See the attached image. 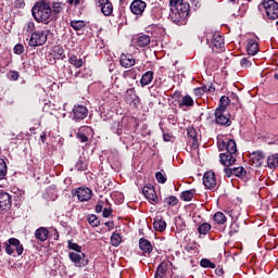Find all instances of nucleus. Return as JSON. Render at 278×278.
Instances as JSON below:
<instances>
[{
  "label": "nucleus",
  "mask_w": 278,
  "mask_h": 278,
  "mask_svg": "<svg viewBox=\"0 0 278 278\" xmlns=\"http://www.w3.org/2000/svg\"><path fill=\"white\" fill-rule=\"evenodd\" d=\"M187 136L191 141L192 149H199V139L201 137L199 136V131H197V128L188 127L187 128Z\"/></svg>",
  "instance_id": "10"
},
{
  "label": "nucleus",
  "mask_w": 278,
  "mask_h": 278,
  "mask_svg": "<svg viewBox=\"0 0 278 278\" xmlns=\"http://www.w3.org/2000/svg\"><path fill=\"white\" fill-rule=\"evenodd\" d=\"M105 227H109V229H114V222H106Z\"/></svg>",
  "instance_id": "60"
},
{
  "label": "nucleus",
  "mask_w": 278,
  "mask_h": 278,
  "mask_svg": "<svg viewBox=\"0 0 278 278\" xmlns=\"http://www.w3.org/2000/svg\"><path fill=\"white\" fill-rule=\"evenodd\" d=\"M219 151H226V153H238V147L236 146V140L225 138L218 141Z\"/></svg>",
  "instance_id": "6"
},
{
  "label": "nucleus",
  "mask_w": 278,
  "mask_h": 278,
  "mask_svg": "<svg viewBox=\"0 0 278 278\" xmlns=\"http://www.w3.org/2000/svg\"><path fill=\"white\" fill-rule=\"evenodd\" d=\"M52 12H54V14H60V12H62V4H60V3H54V4H53Z\"/></svg>",
  "instance_id": "54"
},
{
  "label": "nucleus",
  "mask_w": 278,
  "mask_h": 278,
  "mask_svg": "<svg viewBox=\"0 0 278 278\" xmlns=\"http://www.w3.org/2000/svg\"><path fill=\"white\" fill-rule=\"evenodd\" d=\"M164 140L165 142H168V137H166V135H164Z\"/></svg>",
  "instance_id": "63"
},
{
  "label": "nucleus",
  "mask_w": 278,
  "mask_h": 278,
  "mask_svg": "<svg viewBox=\"0 0 278 278\" xmlns=\"http://www.w3.org/2000/svg\"><path fill=\"white\" fill-rule=\"evenodd\" d=\"M247 51L249 55H256L257 51H260V46H257L255 40L250 39Z\"/></svg>",
  "instance_id": "27"
},
{
  "label": "nucleus",
  "mask_w": 278,
  "mask_h": 278,
  "mask_svg": "<svg viewBox=\"0 0 278 278\" xmlns=\"http://www.w3.org/2000/svg\"><path fill=\"white\" fill-rule=\"evenodd\" d=\"M139 249H141L143 253H151L153 251V245L151 244V241L141 238L139 240Z\"/></svg>",
  "instance_id": "21"
},
{
  "label": "nucleus",
  "mask_w": 278,
  "mask_h": 278,
  "mask_svg": "<svg viewBox=\"0 0 278 278\" xmlns=\"http://www.w3.org/2000/svg\"><path fill=\"white\" fill-rule=\"evenodd\" d=\"M125 101L128 102L130 105H138V96L136 94V89L130 88L126 90Z\"/></svg>",
  "instance_id": "18"
},
{
  "label": "nucleus",
  "mask_w": 278,
  "mask_h": 278,
  "mask_svg": "<svg viewBox=\"0 0 278 278\" xmlns=\"http://www.w3.org/2000/svg\"><path fill=\"white\" fill-rule=\"evenodd\" d=\"M224 173L226 177H231V175H233V168H229V166H226Z\"/></svg>",
  "instance_id": "55"
},
{
  "label": "nucleus",
  "mask_w": 278,
  "mask_h": 278,
  "mask_svg": "<svg viewBox=\"0 0 278 278\" xmlns=\"http://www.w3.org/2000/svg\"><path fill=\"white\" fill-rule=\"evenodd\" d=\"M76 197L78 198V201L85 202V201H90L92 197V190L90 188H78L76 190Z\"/></svg>",
  "instance_id": "13"
},
{
  "label": "nucleus",
  "mask_w": 278,
  "mask_h": 278,
  "mask_svg": "<svg viewBox=\"0 0 278 278\" xmlns=\"http://www.w3.org/2000/svg\"><path fill=\"white\" fill-rule=\"evenodd\" d=\"M142 192L144 197L149 200L152 201L153 203H157V194H155V190L151 187H144L142 189Z\"/></svg>",
  "instance_id": "20"
},
{
  "label": "nucleus",
  "mask_w": 278,
  "mask_h": 278,
  "mask_svg": "<svg viewBox=\"0 0 278 278\" xmlns=\"http://www.w3.org/2000/svg\"><path fill=\"white\" fill-rule=\"evenodd\" d=\"M274 77H275V79H278V74H275V76H274Z\"/></svg>",
  "instance_id": "64"
},
{
  "label": "nucleus",
  "mask_w": 278,
  "mask_h": 278,
  "mask_svg": "<svg viewBox=\"0 0 278 278\" xmlns=\"http://www.w3.org/2000/svg\"><path fill=\"white\" fill-rule=\"evenodd\" d=\"M219 157H220V163L224 166H233V164H236V157L231 152L220 153Z\"/></svg>",
  "instance_id": "14"
},
{
  "label": "nucleus",
  "mask_w": 278,
  "mask_h": 278,
  "mask_svg": "<svg viewBox=\"0 0 278 278\" xmlns=\"http://www.w3.org/2000/svg\"><path fill=\"white\" fill-rule=\"evenodd\" d=\"M24 31H26V34H34L36 33V24L34 22H28L26 23V25L24 26Z\"/></svg>",
  "instance_id": "41"
},
{
  "label": "nucleus",
  "mask_w": 278,
  "mask_h": 278,
  "mask_svg": "<svg viewBox=\"0 0 278 278\" xmlns=\"http://www.w3.org/2000/svg\"><path fill=\"white\" fill-rule=\"evenodd\" d=\"M71 27H73V29H75V31H79V30L84 29V27H86V22H84V21H72L71 22Z\"/></svg>",
  "instance_id": "35"
},
{
  "label": "nucleus",
  "mask_w": 278,
  "mask_h": 278,
  "mask_svg": "<svg viewBox=\"0 0 278 278\" xmlns=\"http://www.w3.org/2000/svg\"><path fill=\"white\" fill-rule=\"evenodd\" d=\"M71 5H79V3H84V0H67Z\"/></svg>",
  "instance_id": "57"
},
{
  "label": "nucleus",
  "mask_w": 278,
  "mask_h": 278,
  "mask_svg": "<svg viewBox=\"0 0 278 278\" xmlns=\"http://www.w3.org/2000/svg\"><path fill=\"white\" fill-rule=\"evenodd\" d=\"M8 244H10L11 247H14L17 255H23V245H21V241H18V239L11 238L9 239Z\"/></svg>",
  "instance_id": "26"
},
{
  "label": "nucleus",
  "mask_w": 278,
  "mask_h": 278,
  "mask_svg": "<svg viewBox=\"0 0 278 278\" xmlns=\"http://www.w3.org/2000/svg\"><path fill=\"white\" fill-rule=\"evenodd\" d=\"M206 40L210 42V47H212L213 51H220V49L225 47V39L218 33L213 35L208 34Z\"/></svg>",
  "instance_id": "5"
},
{
  "label": "nucleus",
  "mask_w": 278,
  "mask_h": 278,
  "mask_svg": "<svg viewBox=\"0 0 278 278\" xmlns=\"http://www.w3.org/2000/svg\"><path fill=\"white\" fill-rule=\"evenodd\" d=\"M179 105H186L187 108H192V105H194V100L192 99V97L190 96H185L181 99V102L179 103Z\"/></svg>",
  "instance_id": "37"
},
{
  "label": "nucleus",
  "mask_w": 278,
  "mask_h": 278,
  "mask_svg": "<svg viewBox=\"0 0 278 278\" xmlns=\"http://www.w3.org/2000/svg\"><path fill=\"white\" fill-rule=\"evenodd\" d=\"M190 15V4L185 1L181 4H178L176 8L172 9L169 13V18L176 25H186V18Z\"/></svg>",
  "instance_id": "2"
},
{
  "label": "nucleus",
  "mask_w": 278,
  "mask_h": 278,
  "mask_svg": "<svg viewBox=\"0 0 278 278\" xmlns=\"http://www.w3.org/2000/svg\"><path fill=\"white\" fill-rule=\"evenodd\" d=\"M146 9L147 2L142 0H135L130 4V11L132 12V14H136L137 16L142 14V12H144Z\"/></svg>",
  "instance_id": "11"
},
{
  "label": "nucleus",
  "mask_w": 278,
  "mask_h": 278,
  "mask_svg": "<svg viewBox=\"0 0 278 278\" xmlns=\"http://www.w3.org/2000/svg\"><path fill=\"white\" fill-rule=\"evenodd\" d=\"M76 168H77V170H86V165L84 164V162L78 161L76 163Z\"/></svg>",
  "instance_id": "56"
},
{
  "label": "nucleus",
  "mask_w": 278,
  "mask_h": 278,
  "mask_svg": "<svg viewBox=\"0 0 278 278\" xmlns=\"http://www.w3.org/2000/svg\"><path fill=\"white\" fill-rule=\"evenodd\" d=\"M263 8L266 12L267 18L269 21H277L278 18V3L275 0L263 1Z\"/></svg>",
  "instance_id": "4"
},
{
  "label": "nucleus",
  "mask_w": 278,
  "mask_h": 278,
  "mask_svg": "<svg viewBox=\"0 0 278 278\" xmlns=\"http://www.w3.org/2000/svg\"><path fill=\"white\" fill-rule=\"evenodd\" d=\"M110 0H94L96 7L103 10V7L106 5Z\"/></svg>",
  "instance_id": "50"
},
{
  "label": "nucleus",
  "mask_w": 278,
  "mask_h": 278,
  "mask_svg": "<svg viewBox=\"0 0 278 278\" xmlns=\"http://www.w3.org/2000/svg\"><path fill=\"white\" fill-rule=\"evenodd\" d=\"M155 178L159 184H166V176H164V174H162L161 172H157L155 174Z\"/></svg>",
  "instance_id": "48"
},
{
  "label": "nucleus",
  "mask_w": 278,
  "mask_h": 278,
  "mask_svg": "<svg viewBox=\"0 0 278 278\" xmlns=\"http://www.w3.org/2000/svg\"><path fill=\"white\" fill-rule=\"evenodd\" d=\"M200 266H202V268H216V264L207 258H202L200 262Z\"/></svg>",
  "instance_id": "42"
},
{
  "label": "nucleus",
  "mask_w": 278,
  "mask_h": 278,
  "mask_svg": "<svg viewBox=\"0 0 278 278\" xmlns=\"http://www.w3.org/2000/svg\"><path fill=\"white\" fill-rule=\"evenodd\" d=\"M68 62L72 66H75V68H81L84 66V61L77 58V55L70 56Z\"/></svg>",
  "instance_id": "28"
},
{
  "label": "nucleus",
  "mask_w": 278,
  "mask_h": 278,
  "mask_svg": "<svg viewBox=\"0 0 278 278\" xmlns=\"http://www.w3.org/2000/svg\"><path fill=\"white\" fill-rule=\"evenodd\" d=\"M203 185L208 190H214V188H216L217 182H216V175L214 174V172L204 173Z\"/></svg>",
  "instance_id": "9"
},
{
  "label": "nucleus",
  "mask_w": 278,
  "mask_h": 278,
  "mask_svg": "<svg viewBox=\"0 0 278 278\" xmlns=\"http://www.w3.org/2000/svg\"><path fill=\"white\" fill-rule=\"evenodd\" d=\"M267 166H268V168H277V166H278L277 155L273 154V155L268 156Z\"/></svg>",
  "instance_id": "40"
},
{
  "label": "nucleus",
  "mask_w": 278,
  "mask_h": 278,
  "mask_svg": "<svg viewBox=\"0 0 278 278\" xmlns=\"http://www.w3.org/2000/svg\"><path fill=\"white\" fill-rule=\"evenodd\" d=\"M266 157V155L264 154V152L262 151H256L252 154V159L257 162V164L262 165L264 162V159Z\"/></svg>",
  "instance_id": "31"
},
{
  "label": "nucleus",
  "mask_w": 278,
  "mask_h": 278,
  "mask_svg": "<svg viewBox=\"0 0 278 278\" xmlns=\"http://www.w3.org/2000/svg\"><path fill=\"white\" fill-rule=\"evenodd\" d=\"M229 97L223 96L219 100V106L216 110L227 111V105L229 104Z\"/></svg>",
  "instance_id": "34"
},
{
  "label": "nucleus",
  "mask_w": 278,
  "mask_h": 278,
  "mask_svg": "<svg viewBox=\"0 0 278 278\" xmlns=\"http://www.w3.org/2000/svg\"><path fill=\"white\" fill-rule=\"evenodd\" d=\"M121 242H123V238L121 237V235L115 232V233H113L111 236V244H112V247H119Z\"/></svg>",
  "instance_id": "36"
},
{
  "label": "nucleus",
  "mask_w": 278,
  "mask_h": 278,
  "mask_svg": "<svg viewBox=\"0 0 278 278\" xmlns=\"http://www.w3.org/2000/svg\"><path fill=\"white\" fill-rule=\"evenodd\" d=\"M31 14L37 23L48 24L49 21H51L53 10L51 9V4L45 1H39L33 7Z\"/></svg>",
  "instance_id": "1"
},
{
  "label": "nucleus",
  "mask_w": 278,
  "mask_h": 278,
  "mask_svg": "<svg viewBox=\"0 0 278 278\" xmlns=\"http://www.w3.org/2000/svg\"><path fill=\"white\" fill-rule=\"evenodd\" d=\"M71 262L75 264V266L81 267L84 266V258L86 255L84 253L79 252H70L68 254Z\"/></svg>",
  "instance_id": "16"
},
{
  "label": "nucleus",
  "mask_w": 278,
  "mask_h": 278,
  "mask_svg": "<svg viewBox=\"0 0 278 278\" xmlns=\"http://www.w3.org/2000/svg\"><path fill=\"white\" fill-rule=\"evenodd\" d=\"M170 262L168 261H163L157 269H156V273H155V278H166V273L168 270V267L170 266Z\"/></svg>",
  "instance_id": "17"
},
{
  "label": "nucleus",
  "mask_w": 278,
  "mask_h": 278,
  "mask_svg": "<svg viewBox=\"0 0 278 278\" xmlns=\"http://www.w3.org/2000/svg\"><path fill=\"white\" fill-rule=\"evenodd\" d=\"M12 207V197L10 193L1 191L0 192V214L8 212Z\"/></svg>",
  "instance_id": "8"
},
{
  "label": "nucleus",
  "mask_w": 278,
  "mask_h": 278,
  "mask_svg": "<svg viewBox=\"0 0 278 278\" xmlns=\"http://www.w3.org/2000/svg\"><path fill=\"white\" fill-rule=\"evenodd\" d=\"M40 139H41V142H46V140H47V132H42L40 135Z\"/></svg>",
  "instance_id": "61"
},
{
  "label": "nucleus",
  "mask_w": 278,
  "mask_h": 278,
  "mask_svg": "<svg viewBox=\"0 0 278 278\" xmlns=\"http://www.w3.org/2000/svg\"><path fill=\"white\" fill-rule=\"evenodd\" d=\"M212 229V225L208 223H203L202 225L199 226L198 231L202 236H206V233Z\"/></svg>",
  "instance_id": "39"
},
{
  "label": "nucleus",
  "mask_w": 278,
  "mask_h": 278,
  "mask_svg": "<svg viewBox=\"0 0 278 278\" xmlns=\"http://www.w3.org/2000/svg\"><path fill=\"white\" fill-rule=\"evenodd\" d=\"M52 55L54 56V60H64V58H66V54H64V48H62V46H54L52 48Z\"/></svg>",
  "instance_id": "24"
},
{
  "label": "nucleus",
  "mask_w": 278,
  "mask_h": 278,
  "mask_svg": "<svg viewBox=\"0 0 278 278\" xmlns=\"http://www.w3.org/2000/svg\"><path fill=\"white\" fill-rule=\"evenodd\" d=\"M119 63L124 68H131L136 64V59L131 54H122Z\"/></svg>",
  "instance_id": "15"
},
{
  "label": "nucleus",
  "mask_w": 278,
  "mask_h": 278,
  "mask_svg": "<svg viewBox=\"0 0 278 278\" xmlns=\"http://www.w3.org/2000/svg\"><path fill=\"white\" fill-rule=\"evenodd\" d=\"M164 202L167 203V205L175 206L179 203V200L177 199V197L170 195L168 198H165Z\"/></svg>",
  "instance_id": "44"
},
{
  "label": "nucleus",
  "mask_w": 278,
  "mask_h": 278,
  "mask_svg": "<svg viewBox=\"0 0 278 278\" xmlns=\"http://www.w3.org/2000/svg\"><path fill=\"white\" fill-rule=\"evenodd\" d=\"M5 175H8V165L3 159H0V180L5 179Z\"/></svg>",
  "instance_id": "33"
},
{
  "label": "nucleus",
  "mask_w": 278,
  "mask_h": 278,
  "mask_svg": "<svg viewBox=\"0 0 278 278\" xmlns=\"http://www.w3.org/2000/svg\"><path fill=\"white\" fill-rule=\"evenodd\" d=\"M214 222L217 225H225V223H227V216H225V213L223 212H217L214 215Z\"/></svg>",
  "instance_id": "29"
},
{
  "label": "nucleus",
  "mask_w": 278,
  "mask_h": 278,
  "mask_svg": "<svg viewBox=\"0 0 278 278\" xmlns=\"http://www.w3.org/2000/svg\"><path fill=\"white\" fill-rule=\"evenodd\" d=\"M102 14L104 16H112V13L114 12V5H112V2H108L101 10Z\"/></svg>",
  "instance_id": "30"
},
{
  "label": "nucleus",
  "mask_w": 278,
  "mask_h": 278,
  "mask_svg": "<svg viewBox=\"0 0 278 278\" xmlns=\"http://www.w3.org/2000/svg\"><path fill=\"white\" fill-rule=\"evenodd\" d=\"M77 138L78 140H80L81 142H88V136H86L84 132H81V130H79L77 132Z\"/></svg>",
  "instance_id": "52"
},
{
  "label": "nucleus",
  "mask_w": 278,
  "mask_h": 278,
  "mask_svg": "<svg viewBox=\"0 0 278 278\" xmlns=\"http://www.w3.org/2000/svg\"><path fill=\"white\" fill-rule=\"evenodd\" d=\"M49 36V31L47 30H36L30 35L28 40L29 47H42V45L47 43V38Z\"/></svg>",
  "instance_id": "3"
},
{
  "label": "nucleus",
  "mask_w": 278,
  "mask_h": 278,
  "mask_svg": "<svg viewBox=\"0 0 278 278\" xmlns=\"http://www.w3.org/2000/svg\"><path fill=\"white\" fill-rule=\"evenodd\" d=\"M73 116L76 121H84L88 116V109L84 105H75L73 109Z\"/></svg>",
  "instance_id": "12"
},
{
  "label": "nucleus",
  "mask_w": 278,
  "mask_h": 278,
  "mask_svg": "<svg viewBox=\"0 0 278 278\" xmlns=\"http://www.w3.org/2000/svg\"><path fill=\"white\" fill-rule=\"evenodd\" d=\"M20 8H25V1H20Z\"/></svg>",
  "instance_id": "62"
},
{
  "label": "nucleus",
  "mask_w": 278,
  "mask_h": 278,
  "mask_svg": "<svg viewBox=\"0 0 278 278\" xmlns=\"http://www.w3.org/2000/svg\"><path fill=\"white\" fill-rule=\"evenodd\" d=\"M88 223L89 225H91V227H99V218L97 217V215H89Z\"/></svg>",
  "instance_id": "45"
},
{
  "label": "nucleus",
  "mask_w": 278,
  "mask_h": 278,
  "mask_svg": "<svg viewBox=\"0 0 278 278\" xmlns=\"http://www.w3.org/2000/svg\"><path fill=\"white\" fill-rule=\"evenodd\" d=\"M184 2H186V0H169L170 11L175 10L178 5H181Z\"/></svg>",
  "instance_id": "46"
},
{
  "label": "nucleus",
  "mask_w": 278,
  "mask_h": 278,
  "mask_svg": "<svg viewBox=\"0 0 278 278\" xmlns=\"http://www.w3.org/2000/svg\"><path fill=\"white\" fill-rule=\"evenodd\" d=\"M35 237L37 238V240H39L40 242H45L47 241V239L49 238V230L47 228H38L35 231Z\"/></svg>",
  "instance_id": "22"
},
{
  "label": "nucleus",
  "mask_w": 278,
  "mask_h": 278,
  "mask_svg": "<svg viewBox=\"0 0 278 278\" xmlns=\"http://www.w3.org/2000/svg\"><path fill=\"white\" fill-rule=\"evenodd\" d=\"M14 251H16L14 245H10V243H5V252L8 253V255H14Z\"/></svg>",
  "instance_id": "51"
},
{
  "label": "nucleus",
  "mask_w": 278,
  "mask_h": 278,
  "mask_svg": "<svg viewBox=\"0 0 278 278\" xmlns=\"http://www.w3.org/2000/svg\"><path fill=\"white\" fill-rule=\"evenodd\" d=\"M68 249L76 251V253H81V248L79 244L68 241Z\"/></svg>",
  "instance_id": "47"
},
{
  "label": "nucleus",
  "mask_w": 278,
  "mask_h": 278,
  "mask_svg": "<svg viewBox=\"0 0 278 278\" xmlns=\"http://www.w3.org/2000/svg\"><path fill=\"white\" fill-rule=\"evenodd\" d=\"M195 192H197V191H195L194 189L184 191V192L181 193V199H182L184 201H192V199H194V193H195Z\"/></svg>",
  "instance_id": "32"
},
{
  "label": "nucleus",
  "mask_w": 278,
  "mask_h": 278,
  "mask_svg": "<svg viewBox=\"0 0 278 278\" xmlns=\"http://www.w3.org/2000/svg\"><path fill=\"white\" fill-rule=\"evenodd\" d=\"M242 68H249V66H251V61H249V59L247 58H243L241 59V62H240Z\"/></svg>",
  "instance_id": "53"
},
{
  "label": "nucleus",
  "mask_w": 278,
  "mask_h": 278,
  "mask_svg": "<svg viewBox=\"0 0 278 278\" xmlns=\"http://www.w3.org/2000/svg\"><path fill=\"white\" fill-rule=\"evenodd\" d=\"M155 231H166V222L162 217L156 216L153 222Z\"/></svg>",
  "instance_id": "23"
},
{
  "label": "nucleus",
  "mask_w": 278,
  "mask_h": 278,
  "mask_svg": "<svg viewBox=\"0 0 278 278\" xmlns=\"http://www.w3.org/2000/svg\"><path fill=\"white\" fill-rule=\"evenodd\" d=\"M10 77H11V79H13V81H16L18 79V73L17 72H11Z\"/></svg>",
  "instance_id": "58"
},
{
  "label": "nucleus",
  "mask_w": 278,
  "mask_h": 278,
  "mask_svg": "<svg viewBox=\"0 0 278 278\" xmlns=\"http://www.w3.org/2000/svg\"><path fill=\"white\" fill-rule=\"evenodd\" d=\"M151 81H153V72L148 71L142 75V77L140 79V84H141L142 88H144V86H149V84H151Z\"/></svg>",
  "instance_id": "25"
},
{
  "label": "nucleus",
  "mask_w": 278,
  "mask_h": 278,
  "mask_svg": "<svg viewBox=\"0 0 278 278\" xmlns=\"http://www.w3.org/2000/svg\"><path fill=\"white\" fill-rule=\"evenodd\" d=\"M134 40L136 47H148V45H151V37L149 35H140Z\"/></svg>",
  "instance_id": "19"
},
{
  "label": "nucleus",
  "mask_w": 278,
  "mask_h": 278,
  "mask_svg": "<svg viewBox=\"0 0 278 278\" xmlns=\"http://www.w3.org/2000/svg\"><path fill=\"white\" fill-rule=\"evenodd\" d=\"M205 92H214V88H212V87L206 88L204 86V87H199V88L194 89V94H197L198 97L205 94Z\"/></svg>",
  "instance_id": "38"
},
{
  "label": "nucleus",
  "mask_w": 278,
  "mask_h": 278,
  "mask_svg": "<svg viewBox=\"0 0 278 278\" xmlns=\"http://www.w3.org/2000/svg\"><path fill=\"white\" fill-rule=\"evenodd\" d=\"M110 214H112V212L108 208H104V211H103L104 218H108V216H110Z\"/></svg>",
  "instance_id": "59"
},
{
  "label": "nucleus",
  "mask_w": 278,
  "mask_h": 278,
  "mask_svg": "<svg viewBox=\"0 0 278 278\" xmlns=\"http://www.w3.org/2000/svg\"><path fill=\"white\" fill-rule=\"evenodd\" d=\"M13 51L16 55H21L25 51V48L23 45L18 43L14 47Z\"/></svg>",
  "instance_id": "49"
},
{
  "label": "nucleus",
  "mask_w": 278,
  "mask_h": 278,
  "mask_svg": "<svg viewBox=\"0 0 278 278\" xmlns=\"http://www.w3.org/2000/svg\"><path fill=\"white\" fill-rule=\"evenodd\" d=\"M215 122L217 125H222L224 127H229V125H231L230 115L227 111L216 110Z\"/></svg>",
  "instance_id": "7"
},
{
  "label": "nucleus",
  "mask_w": 278,
  "mask_h": 278,
  "mask_svg": "<svg viewBox=\"0 0 278 278\" xmlns=\"http://www.w3.org/2000/svg\"><path fill=\"white\" fill-rule=\"evenodd\" d=\"M232 173L235 177H245L247 176V169L244 167H235L232 168Z\"/></svg>",
  "instance_id": "43"
}]
</instances>
